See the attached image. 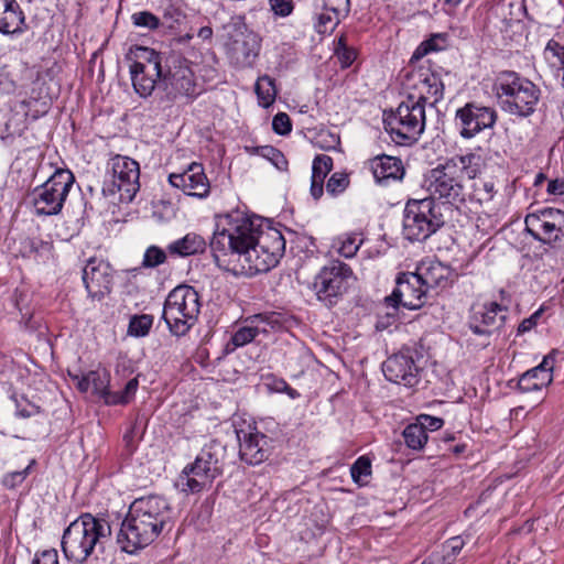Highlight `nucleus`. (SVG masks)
<instances>
[{
  "instance_id": "56",
  "label": "nucleus",
  "mask_w": 564,
  "mask_h": 564,
  "mask_svg": "<svg viewBox=\"0 0 564 564\" xmlns=\"http://www.w3.org/2000/svg\"><path fill=\"white\" fill-rule=\"evenodd\" d=\"M175 296H176V288H174L169 293L167 299L164 304L163 315H162V318L166 323V325L172 334H175L174 326H176V318L171 317L170 313L174 310V306L176 305V301H173Z\"/></svg>"
},
{
  "instance_id": "26",
  "label": "nucleus",
  "mask_w": 564,
  "mask_h": 564,
  "mask_svg": "<svg viewBox=\"0 0 564 564\" xmlns=\"http://www.w3.org/2000/svg\"><path fill=\"white\" fill-rule=\"evenodd\" d=\"M366 164L379 184L401 180L404 175L402 161L395 156L381 154L368 160Z\"/></svg>"
},
{
  "instance_id": "41",
  "label": "nucleus",
  "mask_w": 564,
  "mask_h": 564,
  "mask_svg": "<svg viewBox=\"0 0 564 564\" xmlns=\"http://www.w3.org/2000/svg\"><path fill=\"white\" fill-rule=\"evenodd\" d=\"M22 254L24 257H37L48 253L52 250V243L44 241L39 237L25 238L22 242Z\"/></svg>"
},
{
  "instance_id": "51",
  "label": "nucleus",
  "mask_w": 564,
  "mask_h": 564,
  "mask_svg": "<svg viewBox=\"0 0 564 564\" xmlns=\"http://www.w3.org/2000/svg\"><path fill=\"white\" fill-rule=\"evenodd\" d=\"M349 185V176L346 173H334L326 184V191L332 196H337L345 192Z\"/></svg>"
},
{
  "instance_id": "5",
  "label": "nucleus",
  "mask_w": 564,
  "mask_h": 564,
  "mask_svg": "<svg viewBox=\"0 0 564 564\" xmlns=\"http://www.w3.org/2000/svg\"><path fill=\"white\" fill-rule=\"evenodd\" d=\"M135 57L130 65L132 86L140 97L158 91L163 108L172 107L176 99L175 75L170 67H163L162 54L153 48L135 46Z\"/></svg>"
},
{
  "instance_id": "21",
  "label": "nucleus",
  "mask_w": 564,
  "mask_h": 564,
  "mask_svg": "<svg viewBox=\"0 0 564 564\" xmlns=\"http://www.w3.org/2000/svg\"><path fill=\"white\" fill-rule=\"evenodd\" d=\"M382 371L387 380L398 384L413 387L419 382V368L404 351L390 356L382 364Z\"/></svg>"
},
{
  "instance_id": "38",
  "label": "nucleus",
  "mask_w": 564,
  "mask_h": 564,
  "mask_svg": "<svg viewBox=\"0 0 564 564\" xmlns=\"http://www.w3.org/2000/svg\"><path fill=\"white\" fill-rule=\"evenodd\" d=\"M402 435L405 445L414 451L422 449L429 441V435L425 433V430H423L422 426L419 425L417 422L409 424L403 430Z\"/></svg>"
},
{
  "instance_id": "42",
  "label": "nucleus",
  "mask_w": 564,
  "mask_h": 564,
  "mask_svg": "<svg viewBox=\"0 0 564 564\" xmlns=\"http://www.w3.org/2000/svg\"><path fill=\"white\" fill-rule=\"evenodd\" d=\"M447 35L444 33L433 34L430 39L422 42L415 52L413 53L414 58H421L430 52L442 51L446 47Z\"/></svg>"
},
{
  "instance_id": "14",
  "label": "nucleus",
  "mask_w": 564,
  "mask_h": 564,
  "mask_svg": "<svg viewBox=\"0 0 564 564\" xmlns=\"http://www.w3.org/2000/svg\"><path fill=\"white\" fill-rule=\"evenodd\" d=\"M403 87L409 91L406 97H413L424 108L426 102L434 106L444 97L443 82L436 74L427 69H416L408 73Z\"/></svg>"
},
{
  "instance_id": "53",
  "label": "nucleus",
  "mask_w": 564,
  "mask_h": 564,
  "mask_svg": "<svg viewBox=\"0 0 564 564\" xmlns=\"http://www.w3.org/2000/svg\"><path fill=\"white\" fill-rule=\"evenodd\" d=\"M272 130L279 135H288L292 131L290 116L285 112H278L272 119Z\"/></svg>"
},
{
  "instance_id": "57",
  "label": "nucleus",
  "mask_w": 564,
  "mask_h": 564,
  "mask_svg": "<svg viewBox=\"0 0 564 564\" xmlns=\"http://www.w3.org/2000/svg\"><path fill=\"white\" fill-rule=\"evenodd\" d=\"M416 422L419 425L427 432L438 431L444 425V420L442 417L432 416L427 414H421L416 417Z\"/></svg>"
},
{
  "instance_id": "50",
  "label": "nucleus",
  "mask_w": 564,
  "mask_h": 564,
  "mask_svg": "<svg viewBox=\"0 0 564 564\" xmlns=\"http://www.w3.org/2000/svg\"><path fill=\"white\" fill-rule=\"evenodd\" d=\"M13 400L15 403V413L22 419L34 416L41 412V408L29 401L24 395H13Z\"/></svg>"
},
{
  "instance_id": "12",
  "label": "nucleus",
  "mask_w": 564,
  "mask_h": 564,
  "mask_svg": "<svg viewBox=\"0 0 564 564\" xmlns=\"http://www.w3.org/2000/svg\"><path fill=\"white\" fill-rule=\"evenodd\" d=\"M139 178V163L128 156L118 155L112 160V174L104 182L102 194H118L119 203H130L140 189Z\"/></svg>"
},
{
  "instance_id": "52",
  "label": "nucleus",
  "mask_w": 564,
  "mask_h": 564,
  "mask_svg": "<svg viewBox=\"0 0 564 564\" xmlns=\"http://www.w3.org/2000/svg\"><path fill=\"white\" fill-rule=\"evenodd\" d=\"M166 260V253L156 246H150L143 256L142 265L144 268H155Z\"/></svg>"
},
{
  "instance_id": "63",
  "label": "nucleus",
  "mask_w": 564,
  "mask_h": 564,
  "mask_svg": "<svg viewBox=\"0 0 564 564\" xmlns=\"http://www.w3.org/2000/svg\"><path fill=\"white\" fill-rule=\"evenodd\" d=\"M509 7L514 9L510 12V20L521 21L528 13L524 0L510 2Z\"/></svg>"
},
{
  "instance_id": "49",
  "label": "nucleus",
  "mask_w": 564,
  "mask_h": 564,
  "mask_svg": "<svg viewBox=\"0 0 564 564\" xmlns=\"http://www.w3.org/2000/svg\"><path fill=\"white\" fill-rule=\"evenodd\" d=\"M350 475L355 482L362 484L364 477L371 475V462L367 456H360L350 467Z\"/></svg>"
},
{
  "instance_id": "7",
  "label": "nucleus",
  "mask_w": 564,
  "mask_h": 564,
  "mask_svg": "<svg viewBox=\"0 0 564 564\" xmlns=\"http://www.w3.org/2000/svg\"><path fill=\"white\" fill-rule=\"evenodd\" d=\"M441 206L433 198L410 199L403 213V236L424 241L445 224Z\"/></svg>"
},
{
  "instance_id": "17",
  "label": "nucleus",
  "mask_w": 564,
  "mask_h": 564,
  "mask_svg": "<svg viewBox=\"0 0 564 564\" xmlns=\"http://www.w3.org/2000/svg\"><path fill=\"white\" fill-rule=\"evenodd\" d=\"M83 282L93 300L101 301L112 290V268L101 259L90 258L83 269Z\"/></svg>"
},
{
  "instance_id": "24",
  "label": "nucleus",
  "mask_w": 564,
  "mask_h": 564,
  "mask_svg": "<svg viewBox=\"0 0 564 564\" xmlns=\"http://www.w3.org/2000/svg\"><path fill=\"white\" fill-rule=\"evenodd\" d=\"M181 183L178 189L186 196L204 198L209 194L210 184L205 174L203 164L193 162L187 164L186 169L178 173Z\"/></svg>"
},
{
  "instance_id": "55",
  "label": "nucleus",
  "mask_w": 564,
  "mask_h": 564,
  "mask_svg": "<svg viewBox=\"0 0 564 564\" xmlns=\"http://www.w3.org/2000/svg\"><path fill=\"white\" fill-rule=\"evenodd\" d=\"M153 216L160 221H169L174 218L175 209L170 200L161 199L154 205Z\"/></svg>"
},
{
  "instance_id": "9",
  "label": "nucleus",
  "mask_w": 564,
  "mask_h": 564,
  "mask_svg": "<svg viewBox=\"0 0 564 564\" xmlns=\"http://www.w3.org/2000/svg\"><path fill=\"white\" fill-rule=\"evenodd\" d=\"M74 182L75 176L68 169H57L47 181L36 186L31 193L35 215H58Z\"/></svg>"
},
{
  "instance_id": "19",
  "label": "nucleus",
  "mask_w": 564,
  "mask_h": 564,
  "mask_svg": "<svg viewBox=\"0 0 564 564\" xmlns=\"http://www.w3.org/2000/svg\"><path fill=\"white\" fill-rule=\"evenodd\" d=\"M508 308L497 302L485 303L469 317V329L479 336H490L499 330L506 322Z\"/></svg>"
},
{
  "instance_id": "1",
  "label": "nucleus",
  "mask_w": 564,
  "mask_h": 564,
  "mask_svg": "<svg viewBox=\"0 0 564 564\" xmlns=\"http://www.w3.org/2000/svg\"><path fill=\"white\" fill-rule=\"evenodd\" d=\"M216 264L235 275H254L274 268L285 251L280 230L264 225L260 218H229L217 226L210 240Z\"/></svg>"
},
{
  "instance_id": "47",
  "label": "nucleus",
  "mask_w": 564,
  "mask_h": 564,
  "mask_svg": "<svg viewBox=\"0 0 564 564\" xmlns=\"http://www.w3.org/2000/svg\"><path fill=\"white\" fill-rule=\"evenodd\" d=\"M139 386V381L137 378L130 379L123 390L118 393H112L111 397L107 398V404H127L134 397L137 389Z\"/></svg>"
},
{
  "instance_id": "23",
  "label": "nucleus",
  "mask_w": 564,
  "mask_h": 564,
  "mask_svg": "<svg viewBox=\"0 0 564 564\" xmlns=\"http://www.w3.org/2000/svg\"><path fill=\"white\" fill-rule=\"evenodd\" d=\"M248 324L239 327L231 336L230 340L225 347L227 354L235 351L237 348L242 347L252 340H254L260 334L268 332L267 326L275 321H272V316L267 314H257L250 316L246 321Z\"/></svg>"
},
{
  "instance_id": "18",
  "label": "nucleus",
  "mask_w": 564,
  "mask_h": 564,
  "mask_svg": "<svg viewBox=\"0 0 564 564\" xmlns=\"http://www.w3.org/2000/svg\"><path fill=\"white\" fill-rule=\"evenodd\" d=\"M241 460L249 465H259L270 456L271 440L263 433L251 429L236 430Z\"/></svg>"
},
{
  "instance_id": "22",
  "label": "nucleus",
  "mask_w": 564,
  "mask_h": 564,
  "mask_svg": "<svg viewBox=\"0 0 564 564\" xmlns=\"http://www.w3.org/2000/svg\"><path fill=\"white\" fill-rule=\"evenodd\" d=\"M415 274L417 278H421V282L426 290L433 288L445 289L457 278V273L454 269L437 260L422 261Z\"/></svg>"
},
{
  "instance_id": "25",
  "label": "nucleus",
  "mask_w": 564,
  "mask_h": 564,
  "mask_svg": "<svg viewBox=\"0 0 564 564\" xmlns=\"http://www.w3.org/2000/svg\"><path fill=\"white\" fill-rule=\"evenodd\" d=\"M68 376L80 392L91 389L107 404V398L111 397L109 390L110 373L106 369L90 370L86 373H74L68 370Z\"/></svg>"
},
{
  "instance_id": "8",
  "label": "nucleus",
  "mask_w": 564,
  "mask_h": 564,
  "mask_svg": "<svg viewBox=\"0 0 564 564\" xmlns=\"http://www.w3.org/2000/svg\"><path fill=\"white\" fill-rule=\"evenodd\" d=\"M384 126L397 144H412L424 131L425 109L413 97H406L394 111L386 115Z\"/></svg>"
},
{
  "instance_id": "34",
  "label": "nucleus",
  "mask_w": 564,
  "mask_h": 564,
  "mask_svg": "<svg viewBox=\"0 0 564 564\" xmlns=\"http://www.w3.org/2000/svg\"><path fill=\"white\" fill-rule=\"evenodd\" d=\"M175 12L176 8L173 4L165 9L163 14L164 21L162 22V25L166 24V28L173 29V18ZM131 20L135 26L145 28L149 30H155L161 25L160 19L150 11L135 12L132 14Z\"/></svg>"
},
{
  "instance_id": "62",
  "label": "nucleus",
  "mask_w": 564,
  "mask_h": 564,
  "mask_svg": "<svg viewBox=\"0 0 564 564\" xmlns=\"http://www.w3.org/2000/svg\"><path fill=\"white\" fill-rule=\"evenodd\" d=\"M335 54L338 57L341 67H349L357 57L355 48L350 46L348 48L335 50Z\"/></svg>"
},
{
  "instance_id": "2",
  "label": "nucleus",
  "mask_w": 564,
  "mask_h": 564,
  "mask_svg": "<svg viewBox=\"0 0 564 564\" xmlns=\"http://www.w3.org/2000/svg\"><path fill=\"white\" fill-rule=\"evenodd\" d=\"M172 529L167 502L158 496L141 497L130 505L116 540L122 552L134 554L151 544L164 530Z\"/></svg>"
},
{
  "instance_id": "32",
  "label": "nucleus",
  "mask_w": 564,
  "mask_h": 564,
  "mask_svg": "<svg viewBox=\"0 0 564 564\" xmlns=\"http://www.w3.org/2000/svg\"><path fill=\"white\" fill-rule=\"evenodd\" d=\"M333 170V159L326 154H318L313 160L310 192L314 199H319L324 193V181Z\"/></svg>"
},
{
  "instance_id": "36",
  "label": "nucleus",
  "mask_w": 564,
  "mask_h": 564,
  "mask_svg": "<svg viewBox=\"0 0 564 564\" xmlns=\"http://www.w3.org/2000/svg\"><path fill=\"white\" fill-rule=\"evenodd\" d=\"M144 433V422L142 419L137 416L133 421L129 422L128 427L122 436L124 446V454L131 456L137 447L139 441L142 438Z\"/></svg>"
},
{
  "instance_id": "30",
  "label": "nucleus",
  "mask_w": 564,
  "mask_h": 564,
  "mask_svg": "<svg viewBox=\"0 0 564 564\" xmlns=\"http://www.w3.org/2000/svg\"><path fill=\"white\" fill-rule=\"evenodd\" d=\"M193 64L187 58L178 59V95L188 101L199 96L204 89L195 77Z\"/></svg>"
},
{
  "instance_id": "6",
  "label": "nucleus",
  "mask_w": 564,
  "mask_h": 564,
  "mask_svg": "<svg viewBox=\"0 0 564 564\" xmlns=\"http://www.w3.org/2000/svg\"><path fill=\"white\" fill-rule=\"evenodd\" d=\"M494 90L501 110L519 118H528L535 112L542 94L532 80L512 70L497 76Z\"/></svg>"
},
{
  "instance_id": "4",
  "label": "nucleus",
  "mask_w": 564,
  "mask_h": 564,
  "mask_svg": "<svg viewBox=\"0 0 564 564\" xmlns=\"http://www.w3.org/2000/svg\"><path fill=\"white\" fill-rule=\"evenodd\" d=\"M480 155L475 153L454 155L432 169L425 178L429 198L442 199L455 206L464 203V176L476 178L480 172Z\"/></svg>"
},
{
  "instance_id": "33",
  "label": "nucleus",
  "mask_w": 564,
  "mask_h": 564,
  "mask_svg": "<svg viewBox=\"0 0 564 564\" xmlns=\"http://www.w3.org/2000/svg\"><path fill=\"white\" fill-rule=\"evenodd\" d=\"M525 230L536 241L544 245H553L564 237V227L556 223H525Z\"/></svg>"
},
{
  "instance_id": "28",
  "label": "nucleus",
  "mask_w": 564,
  "mask_h": 564,
  "mask_svg": "<svg viewBox=\"0 0 564 564\" xmlns=\"http://www.w3.org/2000/svg\"><path fill=\"white\" fill-rule=\"evenodd\" d=\"M178 296L182 297V302L178 303V313L182 314L184 319L178 318V325L183 324L186 326L182 330V335L186 333L197 321V316L200 310V302L197 291L186 284H178ZM181 333L178 332V336Z\"/></svg>"
},
{
  "instance_id": "20",
  "label": "nucleus",
  "mask_w": 564,
  "mask_h": 564,
  "mask_svg": "<svg viewBox=\"0 0 564 564\" xmlns=\"http://www.w3.org/2000/svg\"><path fill=\"white\" fill-rule=\"evenodd\" d=\"M191 13H182L178 4V44L192 40L195 35L202 42L210 41L213 29L208 19L199 12V6L185 7Z\"/></svg>"
},
{
  "instance_id": "35",
  "label": "nucleus",
  "mask_w": 564,
  "mask_h": 564,
  "mask_svg": "<svg viewBox=\"0 0 564 564\" xmlns=\"http://www.w3.org/2000/svg\"><path fill=\"white\" fill-rule=\"evenodd\" d=\"M254 91L259 105L263 108H269L275 101L278 94L274 79L269 75L260 76L257 79Z\"/></svg>"
},
{
  "instance_id": "59",
  "label": "nucleus",
  "mask_w": 564,
  "mask_h": 564,
  "mask_svg": "<svg viewBox=\"0 0 564 564\" xmlns=\"http://www.w3.org/2000/svg\"><path fill=\"white\" fill-rule=\"evenodd\" d=\"M271 10L280 17H288L294 9L293 0H270Z\"/></svg>"
},
{
  "instance_id": "37",
  "label": "nucleus",
  "mask_w": 564,
  "mask_h": 564,
  "mask_svg": "<svg viewBox=\"0 0 564 564\" xmlns=\"http://www.w3.org/2000/svg\"><path fill=\"white\" fill-rule=\"evenodd\" d=\"M470 199L479 203L480 205L489 203L494 199L497 189L494 180L491 178H473Z\"/></svg>"
},
{
  "instance_id": "31",
  "label": "nucleus",
  "mask_w": 564,
  "mask_h": 564,
  "mask_svg": "<svg viewBox=\"0 0 564 564\" xmlns=\"http://www.w3.org/2000/svg\"><path fill=\"white\" fill-rule=\"evenodd\" d=\"M45 83H41L39 91L33 88L30 96L20 102L21 107L25 109V117L36 120L45 116L51 109L53 98L47 91L44 93Z\"/></svg>"
},
{
  "instance_id": "45",
  "label": "nucleus",
  "mask_w": 564,
  "mask_h": 564,
  "mask_svg": "<svg viewBox=\"0 0 564 564\" xmlns=\"http://www.w3.org/2000/svg\"><path fill=\"white\" fill-rule=\"evenodd\" d=\"M341 19H344L341 15H336L325 10V12L316 17L315 31L319 34L330 33L336 29Z\"/></svg>"
},
{
  "instance_id": "11",
  "label": "nucleus",
  "mask_w": 564,
  "mask_h": 564,
  "mask_svg": "<svg viewBox=\"0 0 564 564\" xmlns=\"http://www.w3.org/2000/svg\"><path fill=\"white\" fill-rule=\"evenodd\" d=\"M351 276V268L339 260H334L329 265L322 268L313 283L317 300L326 307L337 305L347 293Z\"/></svg>"
},
{
  "instance_id": "16",
  "label": "nucleus",
  "mask_w": 564,
  "mask_h": 564,
  "mask_svg": "<svg viewBox=\"0 0 564 564\" xmlns=\"http://www.w3.org/2000/svg\"><path fill=\"white\" fill-rule=\"evenodd\" d=\"M498 115L495 108L477 102H467L456 110L455 119L464 139H471L485 129L496 124Z\"/></svg>"
},
{
  "instance_id": "58",
  "label": "nucleus",
  "mask_w": 564,
  "mask_h": 564,
  "mask_svg": "<svg viewBox=\"0 0 564 564\" xmlns=\"http://www.w3.org/2000/svg\"><path fill=\"white\" fill-rule=\"evenodd\" d=\"M545 54L556 58L558 65L564 70V46L555 40H550L545 47Z\"/></svg>"
},
{
  "instance_id": "44",
  "label": "nucleus",
  "mask_w": 564,
  "mask_h": 564,
  "mask_svg": "<svg viewBox=\"0 0 564 564\" xmlns=\"http://www.w3.org/2000/svg\"><path fill=\"white\" fill-rule=\"evenodd\" d=\"M153 324L151 315H134L130 318L128 334L134 337H143L149 334Z\"/></svg>"
},
{
  "instance_id": "48",
  "label": "nucleus",
  "mask_w": 564,
  "mask_h": 564,
  "mask_svg": "<svg viewBox=\"0 0 564 564\" xmlns=\"http://www.w3.org/2000/svg\"><path fill=\"white\" fill-rule=\"evenodd\" d=\"M338 253L345 258H352L359 250L362 239L355 234H348L338 239Z\"/></svg>"
},
{
  "instance_id": "40",
  "label": "nucleus",
  "mask_w": 564,
  "mask_h": 564,
  "mask_svg": "<svg viewBox=\"0 0 564 564\" xmlns=\"http://www.w3.org/2000/svg\"><path fill=\"white\" fill-rule=\"evenodd\" d=\"M556 223L560 228L564 227V212L557 208H542L525 217V223Z\"/></svg>"
},
{
  "instance_id": "60",
  "label": "nucleus",
  "mask_w": 564,
  "mask_h": 564,
  "mask_svg": "<svg viewBox=\"0 0 564 564\" xmlns=\"http://www.w3.org/2000/svg\"><path fill=\"white\" fill-rule=\"evenodd\" d=\"M31 564H59L57 551L51 549L37 552Z\"/></svg>"
},
{
  "instance_id": "43",
  "label": "nucleus",
  "mask_w": 564,
  "mask_h": 564,
  "mask_svg": "<svg viewBox=\"0 0 564 564\" xmlns=\"http://www.w3.org/2000/svg\"><path fill=\"white\" fill-rule=\"evenodd\" d=\"M254 152L270 161L278 170L285 171L288 169V160L284 154L272 145H261L254 148Z\"/></svg>"
},
{
  "instance_id": "10",
  "label": "nucleus",
  "mask_w": 564,
  "mask_h": 564,
  "mask_svg": "<svg viewBox=\"0 0 564 564\" xmlns=\"http://www.w3.org/2000/svg\"><path fill=\"white\" fill-rule=\"evenodd\" d=\"M219 452V445L216 443L207 444L200 449L195 460L182 470L180 477L185 479V482L182 484V491L199 492L207 484H212L223 474Z\"/></svg>"
},
{
  "instance_id": "39",
  "label": "nucleus",
  "mask_w": 564,
  "mask_h": 564,
  "mask_svg": "<svg viewBox=\"0 0 564 564\" xmlns=\"http://www.w3.org/2000/svg\"><path fill=\"white\" fill-rule=\"evenodd\" d=\"M206 249L205 239L195 232L178 239V257H187L203 252Z\"/></svg>"
},
{
  "instance_id": "29",
  "label": "nucleus",
  "mask_w": 564,
  "mask_h": 564,
  "mask_svg": "<svg viewBox=\"0 0 564 564\" xmlns=\"http://www.w3.org/2000/svg\"><path fill=\"white\" fill-rule=\"evenodd\" d=\"M25 15L17 0H0V33L17 34L23 31Z\"/></svg>"
},
{
  "instance_id": "3",
  "label": "nucleus",
  "mask_w": 564,
  "mask_h": 564,
  "mask_svg": "<svg viewBox=\"0 0 564 564\" xmlns=\"http://www.w3.org/2000/svg\"><path fill=\"white\" fill-rule=\"evenodd\" d=\"M112 534L106 517L82 513L64 530L61 541L65 557L75 564L97 561Z\"/></svg>"
},
{
  "instance_id": "15",
  "label": "nucleus",
  "mask_w": 564,
  "mask_h": 564,
  "mask_svg": "<svg viewBox=\"0 0 564 564\" xmlns=\"http://www.w3.org/2000/svg\"><path fill=\"white\" fill-rule=\"evenodd\" d=\"M426 288L415 272H401L395 280L393 292L384 299L388 306L397 310L403 306L409 310L421 308L426 299Z\"/></svg>"
},
{
  "instance_id": "64",
  "label": "nucleus",
  "mask_w": 564,
  "mask_h": 564,
  "mask_svg": "<svg viewBox=\"0 0 564 564\" xmlns=\"http://www.w3.org/2000/svg\"><path fill=\"white\" fill-rule=\"evenodd\" d=\"M463 547L464 541L460 536H454L449 539L446 544L447 552L454 555L455 557L459 554Z\"/></svg>"
},
{
  "instance_id": "46",
  "label": "nucleus",
  "mask_w": 564,
  "mask_h": 564,
  "mask_svg": "<svg viewBox=\"0 0 564 564\" xmlns=\"http://www.w3.org/2000/svg\"><path fill=\"white\" fill-rule=\"evenodd\" d=\"M36 465L35 459H31L29 465L21 469L15 471L7 473L2 478V485L7 489H15L19 486L22 485V482L25 480V478L30 475L31 469Z\"/></svg>"
},
{
  "instance_id": "13",
  "label": "nucleus",
  "mask_w": 564,
  "mask_h": 564,
  "mask_svg": "<svg viewBox=\"0 0 564 564\" xmlns=\"http://www.w3.org/2000/svg\"><path fill=\"white\" fill-rule=\"evenodd\" d=\"M261 48L259 36L239 23L225 45L229 64L236 69L252 67Z\"/></svg>"
},
{
  "instance_id": "27",
  "label": "nucleus",
  "mask_w": 564,
  "mask_h": 564,
  "mask_svg": "<svg viewBox=\"0 0 564 564\" xmlns=\"http://www.w3.org/2000/svg\"><path fill=\"white\" fill-rule=\"evenodd\" d=\"M552 370L553 359L546 356L539 366L528 370L520 377L518 388L523 392L541 390L552 382Z\"/></svg>"
},
{
  "instance_id": "54",
  "label": "nucleus",
  "mask_w": 564,
  "mask_h": 564,
  "mask_svg": "<svg viewBox=\"0 0 564 564\" xmlns=\"http://www.w3.org/2000/svg\"><path fill=\"white\" fill-rule=\"evenodd\" d=\"M323 7L336 15L347 18L350 13V0H323Z\"/></svg>"
},
{
  "instance_id": "61",
  "label": "nucleus",
  "mask_w": 564,
  "mask_h": 564,
  "mask_svg": "<svg viewBox=\"0 0 564 564\" xmlns=\"http://www.w3.org/2000/svg\"><path fill=\"white\" fill-rule=\"evenodd\" d=\"M15 89V82L11 78L8 72L2 69L0 72V96L13 94Z\"/></svg>"
}]
</instances>
